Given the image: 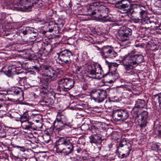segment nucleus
<instances>
[{"label": "nucleus", "mask_w": 161, "mask_h": 161, "mask_svg": "<svg viewBox=\"0 0 161 161\" xmlns=\"http://www.w3.org/2000/svg\"><path fill=\"white\" fill-rule=\"evenodd\" d=\"M140 19H139V20H143L144 21L147 20L149 21V20L148 19L147 12L146 11L142 10L140 12Z\"/></svg>", "instance_id": "nucleus-23"}, {"label": "nucleus", "mask_w": 161, "mask_h": 161, "mask_svg": "<svg viewBox=\"0 0 161 161\" xmlns=\"http://www.w3.org/2000/svg\"><path fill=\"white\" fill-rule=\"evenodd\" d=\"M19 83L21 86H23L24 85V82L23 80H24V78L25 77V75L23 74H19Z\"/></svg>", "instance_id": "nucleus-34"}, {"label": "nucleus", "mask_w": 161, "mask_h": 161, "mask_svg": "<svg viewBox=\"0 0 161 161\" xmlns=\"http://www.w3.org/2000/svg\"><path fill=\"white\" fill-rule=\"evenodd\" d=\"M75 72L77 77L79 78H82L85 73L84 67L77 66Z\"/></svg>", "instance_id": "nucleus-19"}, {"label": "nucleus", "mask_w": 161, "mask_h": 161, "mask_svg": "<svg viewBox=\"0 0 161 161\" xmlns=\"http://www.w3.org/2000/svg\"><path fill=\"white\" fill-rule=\"evenodd\" d=\"M126 140L123 139L122 141L120 142L117 147V148H119L120 147H124V148L125 149H127L128 147H126L125 146H126V147H128V144H130L129 143H126Z\"/></svg>", "instance_id": "nucleus-26"}, {"label": "nucleus", "mask_w": 161, "mask_h": 161, "mask_svg": "<svg viewBox=\"0 0 161 161\" xmlns=\"http://www.w3.org/2000/svg\"><path fill=\"white\" fill-rule=\"evenodd\" d=\"M95 2H99V1L101 2H102L101 0H95Z\"/></svg>", "instance_id": "nucleus-50"}, {"label": "nucleus", "mask_w": 161, "mask_h": 161, "mask_svg": "<svg viewBox=\"0 0 161 161\" xmlns=\"http://www.w3.org/2000/svg\"><path fill=\"white\" fill-rule=\"evenodd\" d=\"M29 118V115L27 111L24 113L22 116L20 118V121L22 123L25 122Z\"/></svg>", "instance_id": "nucleus-25"}, {"label": "nucleus", "mask_w": 161, "mask_h": 161, "mask_svg": "<svg viewBox=\"0 0 161 161\" xmlns=\"http://www.w3.org/2000/svg\"><path fill=\"white\" fill-rule=\"evenodd\" d=\"M26 122L29 124L28 125H33V123L32 122L29 121L28 120L25 122Z\"/></svg>", "instance_id": "nucleus-44"}, {"label": "nucleus", "mask_w": 161, "mask_h": 161, "mask_svg": "<svg viewBox=\"0 0 161 161\" xmlns=\"http://www.w3.org/2000/svg\"><path fill=\"white\" fill-rule=\"evenodd\" d=\"M76 151L78 153H81L82 152V150L80 147H78L77 148Z\"/></svg>", "instance_id": "nucleus-43"}, {"label": "nucleus", "mask_w": 161, "mask_h": 161, "mask_svg": "<svg viewBox=\"0 0 161 161\" xmlns=\"http://www.w3.org/2000/svg\"><path fill=\"white\" fill-rule=\"evenodd\" d=\"M57 90L59 92H67L74 86V81L70 78H61L58 81Z\"/></svg>", "instance_id": "nucleus-5"}, {"label": "nucleus", "mask_w": 161, "mask_h": 161, "mask_svg": "<svg viewBox=\"0 0 161 161\" xmlns=\"http://www.w3.org/2000/svg\"><path fill=\"white\" fill-rule=\"evenodd\" d=\"M38 0H20L19 3L22 5H25L26 8L31 7L34 4H36Z\"/></svg>", "instance_id": "nucleus-15"}, {"label": "nucleus", "mask_w": 161, "mask_h": 161, "mask_svg": "<svg viewBox=\"0 0 161 161\" xmlns=\"http://www.w3.org/2000/svg\"><path fill=\"white\" fill-rule=\"evenodd\" d=\"M54 130L59 132L64 129L66 126L70 128L71 127V125L61 122L55 120L53 122Z\"/></svg>", "instance_id": "nucleus-13"}, {"label": "nucleus", "mask_w": 161, "mask_h": 161, "mask_svg": "<svg viewBox=\"0 0 161 161\" xmlns=\"http://www.w3.org/2000/svg\"><path fill=\"white\" fill-rule=\"evenodd\" d=\"M55 120L69 125H70L71 123V121H68L65 115L60 113H59L58 114Z\"/></svg>", "instance_id": "nucleus-17"}, {"label": "nucleus", "mask_w": 161, "mask_h": 161, "mask_svg": "<svg viewBox=\"0 0 161 161\" xmlns=\"http://www.w3.org/2000/svg\"><path fill=\"white\" fill-rule=\"evenodd\" d=\"M87 87L86 85H84L82 87V89L84 90H86L87 89Z\"/></svg>", "instance_id": "nucleus-47"}, {"label": "nucleus", "mask_w": 161, "mask_h": 161, "mask_svg": "<svg viewBox=\"0 0 161 161\" xmlns=\"http://www.w3.org/2000/svg\"><path fill=\"white\" fill-rule=\"evenodd\" d=\"M43 73L42 74L43 80L47 83H49L56 80L58 72L52 66L50 65H44L42 67Z\"/></svg>", "instance_id": "nucleus-4"}, {"label": "nucleus", "mask_w": 161, "mask_h": 161, "mask_svg": "<svg viewBox=\"0 0 161 161\" xmlns=\"http://www.w3.org/2000/svg\"><path fill=\"white\" fill-rule=\"evenodd\" d=\"M102 2L99 1V2H94L92 3L89 7L84 8L85 12L83 14L85 15L94 16V17L97 14V7Z\"/></svg>", "instance_id": "nucleus-12"}, {"label": "nucleus", "mask_w": 161, "mask_h": 161, "mask_svg": "<svg viewBox=\"0 0 161 161\" xmlns=\"http://www.w3.org/2000/svg\"><path fill=\"white\" fill-rule=\"evenodd\" d=\"M157 3L160 4V5L161 6V0H158Z\"/></svg>", "instance_id": "nucleus-48"}, {"label": "nucleus", "mask_w": 161, "mask_h": 161, "mask_svg": "<svg viewBox=\"0 0 161 161\" xmlns=\"http://www.w3.org/2000/svg\"><path fill=\"white\" fill-rule=\"evenodd\" d=\"M61 24L60 23H57L55 22H50L49 24V25L50 26L52 25H53V26L51 27H49L48 31L50 32H52L54 30L56 29V27L54 25H60Z\"/></svg>", "instance_id": "nucleus-28"}, {"label": "nucleus", "mask_w": 161, "mask_h": 161, "mask_svg": "<svg viewBox=\"0 0 161 161\" xmlns=\"http://www.w3.org/2000/svg\"><path fill=\"white\" fill-rule=\"evenodd\" d=\"M99 91H97L96 89H93L90 92V96L96 102L97 99Z\"/></svg>", "instance_id": "nucleus-22"}, {"label": "nucleus", "mask_w": 161, "mask_h": 161, "mask_svg": "<svg viewBox=\"0 0 161 161\" xmlns=\"http://www.w3.org/2000/svg\"><path fill=\"white\" fill-rule=\"evenodd\" d=\"M102 2V3L99 4V5L97 7V11L95 17L98 19L101 20L105 22H112L113 21L109 20L108 17V8L103 5V2Z\"/></svg>", "instance_id": "nucleus-6"}, {"label": "nucleus", "mask_w": 161, "mask_h": 161, "mask_svg": "<svg viewBox=\"0 0 161 161\" xmlns=\"http://www.w3.org/2000/svg\"><path fill=\"white\" fill-rule=\"evenodd\" d=\"M141 117L142 119V121L140 125L141 130L145 128L147 125V119L148 117V112L146 111H143L141 114Z\"/></svg>", "instance_id": "nucleus-14"}, {"label": "nucleus", "mask_w": 161, "mask_h": 161, "mask_svg": "<svg viewBox=\"0 0 161 161\" xmlns=\"http://www.w3.org/2000/svg\"><path fill=\"white\" fill-rule=\"evenodd\" d=\"M42 126H41V127H39V128H42Z\"/></svg>", "instance_id": "nucleus-56"}, {"label": "nucleus", "mask_w": 161, "mask_h": 161, "mask_svg": "<svg viewBox=\"0 0 161 161\" xmlns=\"http://www.w3.org/2000/svg\"><path fill=\"white\" fill-rule=\"evenodd\" d=\"M53 89L50 86H42L40 87V93L44 95L50 93L53 91Z\"/></svg>", "instance_id": "nucleus-21"}, {"label": "nucleus", "mask_w": 161, "mask_h": 161, "mask_svg": "<svg viewBox=\"0 0 161 161\" xmlns=\"http://www.w3.org/2000/svg\"><path fill=\"white\" fill-rule=\"evenodd\" d=\"M8 33H7V34H6V36H7L8 35Z\"/></svg>", "instance_id": "nucleus-55"}, {"label": "nucleus", "mask_w": 161, "mask_h": 161, "mask_svg": "<svg viewBox=\"0 0 161 161\" xmlns=\"http://www.w3.org/2000/svg\"><path fill=\"white\" fill-rule=\"evenodd\" d=\"M21 94L22 96L23 97L24 96V93L23 91L22 90H20V91H19L17 90V89H15V90H14L11 91V93H8V95H18V94Z\"/></svg>", "instance_id": "nucleus-30"}, {"label": "nucleus", "mask_w": 161, "mask_h": 161, "mask_svg": "<svg viewBox=\"0 0 161 161\" xmlns=\"http://www.w3.org/2000/svg\"><path fill=\"white\" fill-rule=\"evenodd\" d=\"M73 141L70 138L60 137L56 141L57 150L64 155H68L73 150Z\"/></svg>", "instance_id": "nucleus-2"}, {"label": "nucleus", "mask_w": 161, "mask_h": 161, "mask_svg": "<svg viewBox=\"0 0 161 161\" xmlns=\"http://www.w3.org/2000/svg\"><path fill=\"white\" fill-rule=\"evenodd\" d=\"M132 33V30L125 26L120 28L118 32L117 38L120 41L124 42L129 39V36Z\"/></svg>", "instance_id": "nucleus-10"}, {"label": "nucleus", "mask_w": 161, "mask_h": 161, "mask_svg": "<svg viewBox=\"0 0 161 161\" xmlns=\"http://www.w3.org/2000/svg\"><path fill=\"white\" fill-rule=\"evenodd\" d=\"M115 3L116 7L120 9L122 13H132L133 12V8L130 2L127 0H119Z\"/></svg>", "instance_id": "nucleus-9"}, {"label": "nucleus", "mask_w": 161, "mask_h": 161, "mask_svg": "<svg viewBox=\"0 0 161 161\" xmlns=\"http://www.w3.org/2000/svg\"><path fill=\"white\" fill-rule=\"evenodd\" d=\"M158 102L159 103V107H160V108H161V93L158 96Z\"/></svg>", "instance_id": "nucleus-39"}, {"label": "nucleus", "mask_w": 161, "mask_h": 161, "mask_svg": "<svg viewBox=\"0 0 161 161\" xmlns=\"http://www.w3.org/2000/svg\"><path fill=\"white\" fill-rule=\"evenodd\" d=\"M95 47L97 48V50L99 51L100 52V50L101 49V48H100L99 47H98L97 46H95Z\"/></svg>", "instance_id": "nucleus-49"}, {"label": "nucleus", "mask_w": 161, "mask_h": 161, "mask_svg": "<svg viewBox=\"0 0 161 161\" xmlns=\"http://www.w3.org/2000/svg\"><path fill=\"white\" fill-rule=\"evenodd\" d=\"M161 25H160L159 26V29L161 30Z\"/></svg>", "instance_id": "nucleus-53"}, {"label": "nucleus", "mask_w": 161, "mask_h": 161, "mask_svg": "<svg viewBox=\"0 0 161 161\" xmlns=\"http://www.w3.org/2000/svg\"><path fill=\"white\" fill-rule=\"evenodd\" d=\"M157 132L158 136L161 138V129L157 130Z\"/></svg>", "instance_id": "nucleus-40"}, {"label": "nucleus", "mask_w": 161, "mask_h": 161, "mask_svg": "<svg viewBox=\"0 0 161 161\" xmlns=\"http://www.w3.org/2000/svg\"><path fill=\"white\" fill-rule=\"evenodd\" d=\"M14 66V74H16L17 75L19 74H23L25 75V73L24 72H22V71H20L22 69L21 65H20V66H16L14 65H13Z\"/></svg>", "instance_id": "nucleus-24"}, {"label": "nucleus", "mask_w": 161, "mask_h": 161, "mask_svg": "<svg viewBox=\"0 0 161 161\" xmlns=\"http://www.w3.org/2000/svg\"><path fill=\"white\" fill-rule=\"evenodd\" d=\"M106 62L108 64L109 72L108 74L106 73L105 76H109L114 80L117 79L119 75L116 70V68L118 67L119 64L116 63H109L107 61H106ZM86 70L89 74L95 75L98 78H100L104 76L103 75L102 68L100 65L98 64H96L88 66Z\"/></svg>", "instance_id": "nucleus-1"}, {"label": "nucleus", "mask_w": 161, "mask_h": 161, "mask_svg": "<svg viewBox=\"0 0 161 161\" xmlns=\"http://www.w3.org/2000/svg\"><path fill=\"white\" fill-rule=\"evenodd\" d=\"M90 139V142L91 143H96L97 141L95 138V136L91 135L89 137Z\"/></svg>", "instance_id": "nucleus-36"}, {"label": "nucleus", "mask_w": 161, "mask_h": 161, "mask_svg": "<svg viewBox=\"0 0 161 161\" xmlns=\"http://www.w3.org/2000/svg\"><path fill=\"white\" fill-rule=\"evenodd\" d=\"M58 58L62 65H69L71 63V58L73 56L72 52L69 50H62L58 53Z\"/></svg>", "instance_id": "nucleus-7"}, {"label": "nucleus", "mask_w": 161, "mask_h": 161, "mask_svg": "<svg viewBox=\"0 0 161 161\" xmlns=\"http://www.w3.org/2000/svg\"><path fill=\"white\" fill-rule=\"evenodd\" d=\"M142 44H140V43L138 44H136L135 46L136 47H141Z\"/></svg>", "instance_id": "nucleus-46"}, {"label": "nucleus", "mask_w": 161, "mask_h": 161, "mask_svg": "<svg viewBox=\"0 0 161 161\" xmlns=\"http://www.w3.org/2000/svg\"><path fill=\"white\" fill-rule=\"evenodd\" d=\"M61 24L62 25H64V24H62V23H61Z\"/></svg>", "instance_id": "nucleus-57"}, {"label": "nucleus", "mask_w": 161, "mask_h": 161, "mask_svg": "<svg viewBox=\"0 0 161 161\" xmlns=\"http://www.w3.org/2000/svg\"><path fill=\"white\" fill-rule=\"evenodd\" d=\"M2 159L1 156H0V161H1V159Z\"/></svg>", "instance_id": "nucleus-54"}, {"label": "nucleus", "mask_w": 161, "mask_h": 161, "mask_svg": "<svg viewBox=\"0 0 161 161\" xmlns=\"http://www.w3.org/2000/svg\"><path fill=\"white\" fill-rule=\"evenodd\" d=\"M17 148H23V147H19V146H16V147Z\"/></svg>", "instance_id": "nucleus-51"}, {"label": "nucleus", "mask_w": 161, "mask_h": 161, "mask_svg": "<svg viewBox=\"0 0 161 161\" xmlns=\"http://www.w3.org/2000/svg\"><path fill=\"white\" fill-rule=\"evenodd\" d=\"M95 136V138H96V140L97 141V142H98L99 141H101V137L99 136L96 135H94Z\"/></svg>", "instance_id": "nucleus-37"}, {"label": "nucleus", "mask_w": 161, "mask_h": 161, "mask_svg": "<svg viewBox=\"0 0 161 161\" xmlns=\"http://www.w3.org/2000/svg\"><path fill=\"white\" fill-rule=\"evenodd\" d=\"M32 69H35L36 70V72H38L39 71L38 68L36 66H32Z\"/></svg>", "instance_id": "nucleus-41"}, {"label": "nucleus", "mask_w": 161, "mask_h": 161, "mask_svg": "<svg viewBox=\"0 0 161 161\" xmlns=\"http://www.w3.org/2000/svg\"><path fill=\"white\" fill-rule=\"evenodd\" d=\"M34 35H33V36L34 37H36V36H36V34H33Z\"/></svg>", "instance_id": "nucleus-52"}, {"label": "nucleus", "mask_w": 161, "mask_h": 161, "mask_svg": "<svg viewBox=\"0 0 161 161\" xmlns=\"http://www.w3.org/2000/svg\"><path fill=\"white\" fill-rule=\"evenodd\" d=\"M135 58L134 54L133 53H130L123 57L122 63L126 70L125 73L130 75L134 74L133 69L136 67Z\"/></svg>", "instance_id": "nucleus-3"}, {"label": "nucleus", "mask_w": 161, "mask_h": 161, "mask_svg": "<svg viewBox=\"0 0 161 161\" xmlns=\"http://www.w3.org/2000/svg\"><path fill=\"white\" fill-rule=\"evenodd\" d=\"M98 129L95 126H92V132L93 135H95L99 132Z\"/></svg>", "instance_id": "nucleus-35"}, {"label": "nucleus", "mask_w": 161, "mask_h": 161, "mask_svg": "<svg viewBox=\"0 0 161 161\" xmlns=\"http://www.w3.org/2000/svg\"><path fill=\"white\" fill-rule=\"evenodd\" d=\"M52 49V46L50 44H47L44 48L43 52L45 53V52L46 53V54H47L51 51Z\"/></svg>", "instance_id": "nucleus-32"}, {"label": "nucleus", "mask_w": 161, "mask_h": 161, "mask_svg": "<svg viewBox=\"0 0 161 161\" xmlns=\"http://www.w3.org/2000/svg\"><path fill=\"white\" fill-rule=\"evenodd\" d=\"M100 53L103 58H111L114 59L118 56L117 52H115L110 46H104L100 50Z\"/></svg>", "instance_id": "nucleus-8"}, {"label": "nucleus", "mask_w": 161, "mask_h": 161, "mask_svg": "<svg viewBox=\"0 0 161 161\" xmlns=\"http://www.w3.org/2000/svg\"><path fill=\"white\" fill-rule=\"evenodd\" d=\"M128 147H128V149H126L127 150H126L127 153H125V154H123L121 155V156H122L121 158H124L126 157H127L128 156V155H129V154L130 153V151H131V145L130 144H128ZM125 146V147H126V145Z\"/></svg>", "instance_id": "nucleus-31"}, {"label": "nucleus", "mask_w": 161, "mask_h": 161, "mask_svg": "<svg viewBox=\"0 0 161 161\" xmlns=\"http://www.w3.org/2000/svg\"><path fill=\"white\" fill-rule=\"evenodd\" d=\"M18 33L21 36L22 34L25 35L28 34L27 27L23 28L22 27L20 28L19 30Z\"/></svg>", "instance_id": "nucleus-29"}, {"label": "nucleus", "mask_w": 161, "mask_h": 161, "mask_svg": "<svg viewBox=\"0 0 161 161\" xmlns=\"http://www.w3.org/2000/svg\"><path fill=\"white\" fill-rule=\"evenodd\" d=\"M136 107L139 108H143L145 105V102L142 100H138L135 104Z\"/></svg>", "instance_id": "nucleus-27"}, {"label": "nucleus", "mask_w": 161, "mask_h": 161, "mask_svg": "<svg viewBox=\"0 0 161 161\" xmlns=\"http://www.w3.org/2000/svg\"><path fill=\"white\" fill-rule=\"evenodd\" d=\"M128 117V112L124 109L116 110L114 111L113 114V118L116 121L125 120Z\"/></svg>", "instance_id": "nucleus-11"}, {"label": "nucleus", "mask_w": 161, "mask_h": 161, "mask_svg": "<svg viewBox=\"0 0 161 161\" xmlns=\"http://www.w3.org/2000/svg\"><path fill=\"white\" fill-rule=\"evenodd\" d=\"M33 127L32 125H25V130H29L30 129H32Z\"/></svg>", "instance_id": "nucleus-38"}, {"label": "nucleus", "mask_w": 161, "mask_h": 161, "mask_svg": "<svg viewBox=\"0 0 161 161\" xmlns=\"http://www.w3.org/2000/svg\"><path fill=\"white\" fill-rule=\"evenodd\" d=\"M28 34H35L36 36H37V30L33 27H27Z\"/></svg>", "instance_id": "nucleus-33"}, {"label": "nucleus", "mask_w": 161, "mask_h": 161, "mask_svg": "<svg viewBox=\"0 0 161 161\" xmlns=\"http://www.w3.org/2000/svg\"><path fill=\"white\" fill-rule=\"evenodd\" d=\"M5 103L2 102H0V108L6 106V105H5Z\"/></svg>", "instance_id": "nucleus-42"}, {"label": "nucleus", "mask_w": 161, "mask_h": 161, "mask_svg": "<svg viewBox=\"0 0 161 161\" xmlns=\"http://www.w3.org/2000/svg\"><path fill=\"white\" fill-rule=\"evenodd\" d=\"M44 103H45L43 104L44 105H45L47 106H49V105H50L48 103V102H47L46 101H45L44 102Z\"/></svg>", "instance_id": "nucleus-45"}, {"label": "nucleus", "mask_w": 161, "mask_h": 161, "mask_svg": "<svg viewBox=\"0 0 161 161\" xmlns=\"http://www.w3.org/2000/svg\"><path fill=\"white\" fill-rule=\"evenodd\" d=\"M107 97V93L105 90L99 91L97 102L100 103L103 101Z\"/></svg>", "instance_id": "nucleus-18"}, {"label": "nucleus", "mask_w": 161, "mask_h": 161, "mask_svg": "<svg viewBox=\"0 0 161 161\" xmlns=\"http://www.w3.org/2000/svg\"><path fill=\"white\" fill-rule=\"evenodd\" d=\"M135 62L136 67L139 64L143 62L144 60L143 56L141 55H135Z\"/></svg>", "instance_id": "nucleus-20"}, {"label": "nucleus", "mask_w": 161, "mask_h": 161, "mask_svg": "<svg viewBox=\"0 0 161 161\" xmlns=\"http://www.w3.org/2000/svg\"><path fill=\"white\" fill-rule=\"evenodd\" d=\"M13 65L6 66L2 68V71L8 77L11 76L12 74H14V69Z\"/></svg>", "instance_id": "nucleus-16"}]
</instances>
